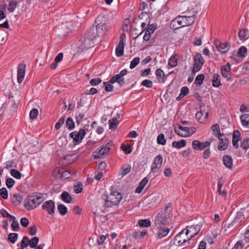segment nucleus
<instances>
[{
    "mask_svg": "<svg viewBox=\"0 0 249 249\" xmlns=\"http://www.w3.org/2000/svg\"><path fill=\"white\" fill-rule=\"evenodd\" d=\"M173 218V214L171 211V207L167 206L163 211L158 213L154 219V223L155 227H161L165 226L170 222Z\"/></svg>",
    "mask_w": 249,
    "mask_h": 249,
    "instance_id": "f257e3e1",
    "label": "nucleus"
},
{
    "mask_svg": "<svg viewBox=\"0 0 249 249\" xmlns=\"http://www.w3.org/2000/svg\"><path fill=\"white\" fill-rule=\"evenodd\" d=\"M104 206L106 208L118 207L122 199V194L118 191H111L109 195L105 196Z\"/></svg>",
    "mask_w": 249,
    "mask_h": 249,
    "instance_id": "f03ea898",
    "label": "nucleus"
},
{
    "mask_svg": "<svg viewBox=\"0 0 249 249\" xmlns=\"http://www.w3.org/2000/svg\"><path fill=\"white\" fill-rule=\"evenodd\" d=\"M44 199L42 194L34 193L28 196L25 200L24 206L27 210H33L39 206Z\"/></svg>",
    "mask_w": 249,
    "mask_h": 249,
    "instance_id": "7ed1b4c3",
    "label": "nucleus"
},
{
    "mask_svg": "<svg viewBox=\"0 0 249 249\" xmlns=\"http://www.w3.org/2000/svg\"><path fill=\"white\" fill-rule=\"evenodd\" d=\"M95 23H96V33L98 36L103 35L110 28L108 21L104 16H99L96 19Z\"/></svg>",
    "mask_w": 249,
    "mask_h": 249,
    "instance_id": "20e7f679",
    "label": "nucleus"
},
{
    "mask_svg": "<svg viewBox=\"0 0 249 249\" xmlns=\"http://www.w3.org/2000/svg\"><path fill=\"white\" fill-rule=\"evenodd\" d=\"M186 14V15L178 16L174 21H177L179 25L181 27L187 26L192 24L195 19L196 12L193 11L191 14H187L188 13H182V14Z\"/></svg>",
    "mask_w": 249,
    "mask_h": 249,
    "instance_id": "39448f33",
    "label": "nucleus"
},
{
    "mask_svg": "<svg viewBox=\"0 0 249 249\" xmlns=\"http://www.w3.org/2000/svg\"><path fill=\"white\" fill-rule=\"evenodd\" d=\"M113 147V144L112 142L103 144L93 152L92 155L95 159L103 158L105 156L108 155Z\"/></svg>",
    "mask_w": 249,
    "mask_h": 249,
    "instance_id": "423d86ee",
    "label": "nucleus"
},
{
    "mask_svg": "<svg viewBox=\"0 0 249 249\" xmlns=\"http://www.w3.org/2000/svg\"><path fill=\"white\" fill-rule=\"evenodd\" d=\"M4 169L9 171H20L22 169V162L19 159L7 161Z\"/></svg>",
    "mask_w": 249,
    "mask_h": 249,
    "instance_id": "0eeeda50",
    "label": "nucleus"
},
{
    "mask_svg": "<svg viewBox=\"0 0 249 249\" xmlns=\"http://www.w3.org/2000/svg\"><path fill=\"white\" fill-rule=\"evenodd\" d=\"M127 73V71L126 69H124L122 70L119 73L112 77L109 80L108 82L111 84H114V83L117 82L120 86H124L125 84L124 76Z\"/></svg>",
    "mask_w": 249,
    "mask_h": 249,
    "instance_id": "6e6552de",
    "label": "nucleus"
},
{
    "mask_svg": "<svg viewBox=\"0 0 249 249\" xmlns=\"http://www.w3.org/2000/svg\"><path fill=\"white\" fill-rule=\"evenodd\" d=\"M196 131V128L194 127H183L181 125L178 126V129L175 130L176 133L182 137L190 136L195 133Z\"/></svg>",
    "mask_w": 249,
    "mask_h": 249,
    "instance_id": "1a4fd4ad",
    "label": "nucleus"
},
{
    "mask_svg": "<svg viewBox=\"0 0 249 249\" xmlns=\"http://www.w3.org/2000/svg\"><path fill=\"white\" fill-rule=\"evenodd\" d=\"M86 134L85 129H80L79 131H74L70 133V136L73 139V142L74 145L79 144L84 139Z\"/></svg>",
    "mask_w": 249,
    "mask_h": 249,
    "instance_id": "9d476101",
    "label": "nucleus"
},
{
    "mask_svg": "<svg viewBox=\"0 0 249 249\" xmlns=\"http://www.w3.org/2000/svg\"><path fill=\"white\" fill-rule=\"evenodd\" d=\"M194 65L192 72L194 73L198 71L202 68L204 60L200 53H197L194 58Z\"/></svg>",
    "mask_w": 249,
    "mask_h": 249,
    "instance_id": "9b49d317",
    "label": "nucleus"
},
{
    "mask_svg": "<svg viewBox=\"0 0 249 249\" xmlns=\"http://www.w3.org/2000/svg\"><path fill=\"white\" fill-rule=\"evenodd\" d=\"M42 208L47 211L48 214L53 215L55 210V203L52 200H47L42 204Z\"/></svg>",
    "mask_w": 249,
    "mask_h": 249,
    "instance_id": "f8f14e48",
    "label": "nucleus"
},
{
    "mask_svg": "<svg viewBox=\"0 0 249 249\" xmlns=\"http://www.w3.org/2000/svg\"><path fill=\"white\" fill-rule=\"evenodd\" d=\"M202 226V224L198 223L196 225H192L188 226L186 228V231L185 232V235H187L189 232L191 233L190 235V238H192L195 235H196L200 230Z\"/></svg>",
    "mask_w": 249,
    "mask_h": 249,
    "instance_id": "ddd939ff",
    "label": "nucleus"
},
{
    "mask_svg": "<svg viewBox=\"0 0 249 249\" xmlns=\"http://www.w3.org/2000/svg\"><path fill=\"white\" fill-rule=\"evenodd\" d=\"M156 233L155 237L157 239H161L165 237L169 232L170 229L168 228H165L164 226L161 227H155Z\"/></svg>",
    "mask_w": 249,
    "mask_h": 249,
    "instance_id": "4468645a",
    "label": "nucleus"
},
{
    "mask_svg": "<svg viewBox=\"0 0 249 249\" xmlns=\"http://www.w3.org/2000/svg\"><path fill=\"white\" fill-rule=\"evenodd\" d=\"M218 138L219 140L218 149L219 150H224L227 149L229 143V140L227 137L223 134L218 135Z\"/></svg>",
    "mask_w": 249,
    "mask_h": 249,
    "instance_id": "2eb2a0df",
    "label": "nucleus"
},
{
    "mask_svg": "<svg viewBox=\"0 0 249 249\" xmlns=\"http://www.w3.org/2000/svg\"><path fill=\"white\" fill-rule=\"evenodd\" d=\"M184 235V233L183 231H181L178 233L175 237V240L173 243L174 245L185 246L186 245V244L189 243V238H187V239H183L182 240H181L182 236Z\"/></svg>",
    "mask_w": 249,
    "mask_h": 249,
    "instance_id": "dca6fc26",
    "label": "nucleus"
},
{
    "mask_svg": "<svg viewBox=\"0 0 249 249\" xmlns=\"http://www.w3.org/2000/svg\"><path fill=\"white\" fill-rule=\"evenodd\" d=\"M80 154V153L77 152L73 154L66 155L64 159H62L59 161L60 164L64 163L65 161L66 162V164H71L76 160Z\"/></svg>",
    "mask_w": 249,
    "mask_h": 249,
    "instance_id": "f3484780",
    "label": "nucleus"
},
{
    "mask_svg": "<svg viewBox=\"0 0 249 249\" xmlns=\"http://www.w3.org/2000/svg\"><path fill=\"white\" fill-rule=\"evenodd\" d=\"M26 65L20 63L18 65V68L17 80L18 83H21L24 79L25 76Z\"/></svg>",
    "mask_w": 249,
    "mask_h": 249,
    "instance_id": "a211bd4d",
    "label": "nucleus"
},
{
    "mask_svg": "<svg viewBox=\"0 0 249 249\" xmlns=\"http://www.w3.org/2000/svg\"><path fill=\"white\" fill-rule=\"evenodd\" d=\"M215 47L222 53H226L229 50L230 46L228 43H222L219 40H216L214 41Z\"/></svg>",
    "mask_w": 249,
    "mask_h": 249,
    "instance_id": "6ab92c4d",
    "label": "nucleus"
},
{
    "mask_svg": "<svg viewBox=\"0 0 249 249\" xmlns=\"http://www.w3.org/2000/svg\"><path fill=\"white\" fill-rule=\"evenodd\" d=\"M221 71L222 76L227 78L228 81L232 80L231 75V65L229 63L221 68Z\"/></svg>",
    "mask_w": 249,
    "mask_h": 249,
    "instance_id": "aec40b11",
    "label": "nucleus"
},
{
    "mask_svg": "<svg viewBox=\"0 0 249 249\" xmlns=\"http://www.w3.org/2000/svg\"><path fill=\"white\" fill-rule=\"evenodd\" d=\"M156 29V27L155 24H152L148 25L143 37V40L148 41L151 36V35L154 33Z\"/></svg>",
    "mask_w": 249,
    "mask_h": 249,
    "instance_id": "412c9836",
    "label": "nucleus"
},
{
    "mask_svg": "<svg viewBox=\"0 0 249 249\" xmlns=\"http://www.w3.org/2000/svg\"><path fill=\"white\" fill-rule=\"evenodd\" d=\"M163 158L160 155L156 156L154 160V162L151 166V170L153 171L155 169L159 170L162 163Z\"/></svg>",
    "mask_w": 249,
    "mask_h": 249,
    "instance_id": "4be33fe9",
    "label": "nucleus"
},
{
    "mask_svg": "<svg viewBox=\"0 0 249 249\" xmlns=\"http://www.w3.org/2000/svg\"><path fill=\"white\" fill-rule=\"evenodd\" d=\"M148 182V178L147 177L143 178L140 182L139 186L135 189V193L137 194L141 193Z\"/></svg>",
    "mask_w": 249,
    "mask_h": 249,
    "instance_id": "5701e85b",
    "label": "nucleus"
},
{
    "mask_svg": "<svg viewBox=\"0 0 249 249\" xmlns=\"http://www.w3.org/2000/svg\"><path fill=\"white\" fill-rule=\"evenodd\" d=\"M209 115V112L208 111L205 112L202 111V110L200 109L199 111H198L196 114V119L197 121L200 123L203 122V117L204 119H206Z\"/></svg>",
    "mask_w": 249,
    "mask_h": 249,
    "instance_id": "b1692460",
    "label": "nucleus"
},
{
    "mask_svg": "<svg viewBox=\"0 0 249 249\" xmlns=\"http://www.w3.org/2000/svg\"><path fill=\"white\" fill-rule=\"evenodd\" d=\"M147 233V230L136 231L132 233V236L135 239H141L143 238Z\"/></svg>",
    "mask_w": 249,
    "mask_h": 249,
    "instance_id": "393cba45",
    "label": "nucleus"
},
{
    "mask_svg": "<svg viewBox=\"0 0 249 249\" xmlns=\"http://www.w3.org/2000/svg\"><path fill=\"white\" fill-rule=\"evenodd\" d=\"M75 176L74 172H63L62 180L65 181H71Z\"/></svg>",
    "mask_w": 249,
    "mask_h": 249,
    "instance_id": "a878e982",
    "label": "nucleus"
},
{
    "mask_svg": "<svg viewBox=\"0 0 249 249\" xmlns=\"http://www.w3.org/2000/svg\"><path fill=\"white\" fill-rule=\"evenodd\" d=\"M223 161L225 166L229 169H231L232 166V159L228 155L225 156L223 158Z\"/></svg>",
    "mask_w": 249,
    "mask_h": 249,
    "instance_id": "bb28decb",
    "label": "nucleus"
},
{
    "mask_svg": "<svg viewBox=\"0 0 249 249\" xmlns=\"http://www.w3.org/2000/svg\"><path fill=\"white\" fill-rule=\"evenodd\" d=\"M242 125L246 127H249V114H245L240 116Z\"/></svg>",
    "mask_w": 249,
    "mask_h": 249,
    "instance_id": "cd10ccee",
    "label": "nucleus"
},
{
    "mask_svg": "<svg viewBox=\"0 0 249 249\" xmlns=\"http://www.w3.org/2000/svg\"><path fill=\"white\" fill-rule=\"evenodd\" d=\"M238 36L241 40H246L249 38L248 30L242 29L238 32Z\"/></svg>",
    "mask_w": 249,
    "mask_h": 249,
    "instance_id": "c85d7f7f",
    "label": "nucleus"
},
{
    "mask_svg": "<svg viewBox=\"0 0 249 249\" xmlns=\"http://www.w3.org/2000/svg\"><path fill=\"white\" fill-rule=\"evenodd\" d=\"M186 144V142L185 140H181L179 141H174L172 142V146L177 149H180L184 147Z\"/></svg>",
    "mask_w": 249,
    "mask_h": 249,
    "instance_id": "c756f323",
    "label": "nucleus"
},
{
    "mask_svg": "<svg viewBox=\"0 0 249 249\" xmlns=\"http://www.w3.org/2000/svg\"><path fill=\"white\" fill-rule=\"evenodd\" d=\"M220 76L218 74L214 73L212 80L213 86L214 87H219L221 84L220 83Z\"/></svg>",
    "mask_w": 249,
    "mask_h": 249,
    "instance_id": "7c9ffc66",
    "label": "nucleus"
},
{
    "mask_svg": "<svg viewBox=\"0 0 249 249\" xmlns=\"http://www.w3.org/2000/svg\"><path fill=\"white\" fill-rule=\"evenodd\" d=\"M124 44L119 43L115 50L116 55L118 57L123 56L124 55Z\"/></svg>",
    "mask_w": 249,
    "mask_h": 249,
    "instance_id": "2f4dec72",
    "label": "nucleus"
},
{
    "mask_svg": "<svg viewBox=\"0 0 249 249\" xmlns=\"http://www.w3.org/2000/svg\"><path fill=\"white\" fill-rule=\"evenodd\" d=\"M61 199L65 203H70L72 200V198L70 194L66 191L61 194Z\"/></svg>",
    "mask_w": 249,
    "mask_h": 249,
    "instance_id": "473e14b6",
    "label": "nucleus"
},
{
    "mask_svg": "<svg viewBox=\"0 0 249 249\" xmlns=\"http://www.w3.org/2000/svg\"><path fill=\"white\" fill-rule=\"evenodd\" d=\"M211 129L213 132V134L216 137H218V135L222 134L220 133V127L217 124H215L212 125Z\"/></svg>",
    "mask_w": 249,
    "mask_h": 249,
    "instance_id": "72a5a7b5",
    "label": "nucleus"
},
{
    "mask_svg": "<svg viewBox=\"0 0 249 249\" xmlns=\"http://www.w3.org/2000/svg\"><path fill=\"white\" fill-rule=\"evenodd\" d=\"M151 224V221L149 219H141L138 221V224L141 227H149Z\"/></svg>",
    "mask_w": 249,
    "mask_h": 249,
    "instance_id": "f704fd0d",
    "label": "nucleus"
},
{
    "mask_svg": "<svg viewBox=\"0 0 249 249\" xmlns=\"http://www.w3.org/2000/svg\"><path fill=\"white\" fill-rule=\"evenodd\" d=\"M57 210L59 213L62 215H65L68 212L67 208L62 204L57 206Z\"/></svg>",
    "mask_w": 249,
    "mask_h": 249,
    "instance_id": "c9c22d12",
    "label": "nucleus"
},
{
    "mask_svg": "<svg viewBox=\"0 0 249 249\" xmlns=\"http://www.w3.org/2000/svg\"><path fill=\"white\" fill-rule=\"evenodd\" d=\"M192 146L195 150H202L203 149L202 143L198 140H194L193 141Z\"/></svg>",
    "mask_w": 249,
    "mask_h": 249,
    "instance_id": "e433bc0d",
    "label": "nucleus"
},
{
    "mask_svg": "<svg viewBox=\"0 0 249 249\" xmlns=\"http://www.w3.org/2000/svg\"><path fill=\"white\" fill-rule=\"evenodd\" d=\"M12 221L11 227L14 231H16L19 227V223L14 216H11L10 218Z\"/></svg>",
    "mask_w": 249,
    "mask_h": 249,
    "instance_id": "4c0bfd02",
    "label": "nucleus"
},
{
    "mask_svg": "<svg viewBox=\"0 0 249 249\" xmlns=\"http://www.w3.org/2000/svg\"><path fill=\"white\" fill-rule=\"evenodd\" d=\"M30 244L29 238L27 236H24L20 242L21 248L24 249Z\"/></svg>",
    "mask_w": 249,
    "mask_h": 249,
    "instance_id": "58836bf2",
    "label": "nucleus"
},
{
    "mask_svg": "<svg viewBox=\"0 0 249 249\" xmlns=\"http://www.w3.org/2000/svg\"><path fill=\"white\" fill-rule=\"evenodd\" d=\"M66 126L69 130H72L74 128L75 124L71 117H69L67 119L66 121Z\"/></svg>",
    "mask_w": 249,
    "mask_h": 249,
    "instance_id": "ea45409f",
    "label": "nucleus"
},
{
    "mask_svg": "<svg viewBox=\"0 0 249 249\" xmlns=\"http://www.w3.org/2000/svg\"><path fill=\"white\" fill-rule=\"evenodd\" d=\"M18 234L17 233H11L8 234V240L12 243H15L18 238Z\"/></svg>",
    "mask_w": 249,
    "mask_h": 249,
    "instance_id": "a19ab883",
    "label": "nucleus"
},
{
    "mask_svg": "<svg viewBox=\"0 0 249 249\" xmlns=\"http://www.w3.org/2000/svg\"><path fill=\"white\" fill-rule=\"evenodd\" d=\"M18 3V2L17 1L13 0L10 2L7 7L8 10L10 12H14L17 6Z\"/></svg>",
    "mask_w": 249,
    "mask_h": 249,
    "instance_id": "79ce46f5",
    "label": "nucleus"
},
{
    "mask_svg": "<svg viewBox=\"0 0 249 249\" xmlns=\"http://www.w3.org/2000/svg\"><path fill=\"white\" fill-rule=\"evenodd\" d=\"M205 76L203 74H198L196 78L195 79V84L201 86L203 83V81L204 80Z\"/></svg>",
    "mask_w": 249,
    "mask_h": 249,
    "instance_id": "37998d69",
    "label": "nucleus"
},
{
    "mask_svg": "<svg viewBox=\"0 0 249 249\" xmlns=\"http://www.w3.org/2000/svg\"><path fill=\"white\" fill-rule=\"evenodd\" d=\"M30 241V244H29V246L32 248H34L36 247V246L38 243L39 242V238L37 237H34L33 238H32L31 240L29 239Z\"/></svg>",
    "mask_w": 249,
    "mask_h": 249,
    "instance_id": "c03bdc74",
    "label": "nucleus"
},
{
    "mask_svg": "<svg viewBox=\"0 0 249 249\" xmlns=\"http://www.w3.org/2000/svg\"><path fill=\"white\" fill-rule=\"evenodd\" d=\"M247 52V49L245 46L241 47L238 51V55L239 56L244 58Z\"/></svg>",
    "mask_w": 249,
    "mask_h": 249,
    "instance_id": "a18cd8bd",
    "label": "nucleus"
},
{
    "mask_svg": "<svg viewBox=\"0 0 249 249\" xmlns=\"http://www.w3.org/2000/svg\"><path fill=\"white\" fill-rule=\"evenodd\" d=\"M157 143L159 144L164 145L166 143V139L164 138V135L163 134H160L157 137Z\"/></svg>",
    "mask_w": 249,
    "mask_h": 249,
    "instance_id": "49530a36",
    "label": "nucleus"
},
{
    "mask_svg": "<svg viewBox=\"0 0 249 249\" xmlns=\"http://www.w3.org/2000/svg\"><path fill=\"white\" fill-rule=\"evenodd\" d=\"M83 191V185L80 182H78L74 186V192L76 194H79Z\"/></svg>",
    "mask_w": 249,
    "mask_h": 249,
    "instance_id": "de8ad7c7",
    "label": "nucleus"
},
{
    "mask_svg": "<svg viewBox=\"0 0 249 249\" xmlns=\"http://www.w3.org/2000/svg\"><path fill=\"white\" fill-rule=\"evenodd\" d=\"M109 123L110 129H115L118 125V121L116 118L109 120Z\"/></svg>",
    "mask_w": 249,
    "mask_h": 249,
    "instance_id": "09e8293b",
    "label": "nucleus"
},
{
    "mask_svg": "<svg viewBox=\"0 0 249 249\" xmlns=\"http://www.w3.org/2000/svg\"><path fill=\"white\" fill-rule=\"evenodd\" d=\"M140 62V58L139 57H135L130 62V68L133 69L135 68Z\"/></svg>",
    "mask_w": 249,
    "mask_h": 249,
    "instance_id": "8fccbe9b",
    "label": "nucleus"
},
{
    "mask_svg": "<svg viewBox=\"0 0 249 249\" xmlns=\"http://www.w3.org/2000/svg\"><path fill=\"white\" fill-rule=\"evenodd\" d=\"M121 149L127 154H130L132 152V150L131 146L126 145L124 143L121 145Z\"/></svg>",
    "mask_w": 249,
    "mask_h": 249,
    "instance_id": "3c124183",
    "label": "nucleus"
},
{
    "mask_svg": "<svg viewBox=\"0 0 249 249\" xmlns=\"http://www.w3.org/2000/svg\"><path fill=\"white\" fill-rule=\"evenodd\" d=\"M141 85L144 86L147 88H150L153 86V82L152 81L150 80L145 79L142 82Z\"/></svg>",
    "mask_w": 249,
    "mask_h": 249,
    "instance_id": "603ef678",
    "label": "nucleus"
},
{
    "mask_svg": "<svg viewBox=\"0 0 249 249\" xmlns=\"http://www.w3.org/2000/svg\"><path fill=\"white\" fill-rule=\"evenodd\" d=\"M0 195L4 199H6L8 196V191L5 187L0 189Z\"/></svg>",
    "mask_w": 249,
    "mask_h": 249,
    "instance_id": "864d4df0",
    "label": "nucleus"
},
{
    "mask_svg": "<svg viewBox=\"0 0 249 249\" xmlns=\"http://www.w3.org/2000/svg\"><path fill=\"white\" fill-rule=\"evenodd\" d=\"M177 59L174 56H171L168 60V65L171 67H174L177 65Z\"/></svg>",
    "mask_w": 249,
    "mask_h": 249,
    "instance_id": "5fc2aeb1",
    "label": "nucleus"
},
{
    "mask_svg": "<svg viewBox=\"0 0 249 249\" xmlns=\"http://www.w3.org/2000/svg\"><path fill=\"white\" fill-rule=\"evenodd\" d=\"M241 147H242L244 149H247L249 148V138L244 139L240 145Z\"/></svg>",
    "mask_w": 249,
    "mask_h": 249,
    "instance_id": "6e6d98bb",
    "label": "nucleus"
},
{
    "mask_svg": "<svg viewBox=\"0 0 249 249\" xmlns=\"http://www.w3.org/2000/svg\"><path fill=\"white\" fill-rule=\"evenodd\" d=\"M103 84L105 86V90L106 91L110 92L112 91L113 90L114 87L112 85H111L112 84L109 83L108 82H104Z\"/></svg>",
    "mask_w": 249,
    "mask_h": 249,
    "instance_id": "4d7b16f0",
    "label": "nucleus"
},
{
    "mask_svg": "<svg viewBox=\"0 0 249 249\" xmlns=\"http://www.w3.org/2000/svg\"><path fill=\"white\" fill-rule=\"evenodd\" d=\"M38 114V110L36 108L32 109L30 113V117L31 119H35Z\"/></svg>",
    "mask_w": 249,
    "mask_h": 249,
    "instance_id": "13d9d810",
    "label": "nucleus"
},
{
    "mask_svg": "<svg viewBox=\"0 0 249 249\" xmlns=\"http://www.w3.org/2000/svg\"><path fill=\"white\" fill-rule=\"evenodd\" d=\"M102 82V80L99 78H93L90 80L89 83L91 85L95 86L99 85Z\"/></svg>",
    "mask_w": 249,
    "mask_h": 249,
    "instance_id": "bf43d9fd",
    "label": "nucleus"
},
{
    "mask_svg": "<svg viewBox=\"0 0 249 249\" xmlns=\"http://www.w3.org/2000/svg\"><path fill=\"white\" fill-rule=\"evenodd\" d=\"M15 183V180L12 178H8L6 180V185L8 188L13 187Z\"/></svg>",
    "mask_w": 249,
    "mask_h": 249,
    "instance_id": "052dcab7",
    "label": "nucleus"
},
{
    "mask_svg": "<svg viewBox=\"0 0 249 249\" xmlns=\"http://www.w3.org/2000/svg\"><path fill=\"white\" fill-rule=\"evenodd\" d=\"M65 120V119L64 117L60 118L58 120V122L56 123L55 128L57 130L60 129L61 126L64 123Z\"/></svg>",
    "mask_w": 249,
    "mask_h": 249,
    "instance_id": "680f3d73",
    "label": "nucleus"
},
{
    "mask_svg": "<svg viewBox=\"0 0 249 249\" xmlns=\"http://www.w3.org/2000/svg\"><path fill=\"white\" fill-rule=\"evenodd\" d=\"M189 89L187 87H183L181 88L180 96L184 97L188 94Z\"/></svg>",
    "mask_w": 249,
    "mask_h": 249,
    "instance_id": "e2e57ef3",
    "label": "nucleus"
},
{
    "mask_svg": "<svg viewBox=\"0 0 249 249\" xmlns=\"http://www.w3.org/2000/svg\"><path fill=\"white\" fill-rule=\"evenodd\" d=\"M21 225L23 227H26L29 225V221L26 217H22L20 220Z\"/></svg>",
    "mask_w": 249,
    "mask_h": 249,
    "instance_id": "0e129e2a",
    "label": "nucleus"
},
{
    "mask_svg": "<svg viewBox=\"0 0 249 249\" xmlns=\"http://www.w3.org/2000/svg\"><path fill=\"white\" fill-rule=\"evenodd\" d=\"M0 213L2 217L5 218H11L13 215L10 214L5 209H2L0 211Z\"/></svg>",
    "mask_w": 249,
    "mask_h": 249,
    "instance_id": "69168bd1",
    "label": "nucleus"
},
{
    "mask_svg": "<svg viewBox=\"0 0 249 249\" xmlns=\"http://www.w3.org/2000/svg\"><path fill=\"white\" fill-rule=\"evenodd\" d=\"M244 245L241 241H238L231 249H242Z\"/></svg>",
    "mask_w": 249,
    "mask_h": 249,
    "instance_id": "338daca9",
    "label": "nucleus"
},
{
    "mask_svg": "<svg viewBox=\"0 0 249 249\" xmlns=\"http://www.w3.org/2000/svg\"><path fill=\"white\" fill-rule=\"evenodd\" d=\"M107 235H102L98 239H97V243L98 245H101L104 243L105 240L106 239L107 237Z\"/></svg>",
    "mask_w": 249,
    "mask_h": 249,
    "instance_id": "774afa93",
    "label": "nucleus"
}]
</instances>
